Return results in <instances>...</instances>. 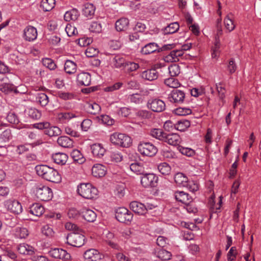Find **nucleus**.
<instances>
[{"instance_id": "37", "label": "nucleus", "mask_w": 261, "mask_h": 261, "mask_svg": "<svg viewBox=\"0 0 261 261\" xmlns=\"http://www.w3.org/2000/svg\"><path fill=\"white\" fill-rule=\"evenodd\" d=\"M190 122L189 120H180L174 124V127L179 131L184 132L190 127Z\"/></svg>"}, {"instance_id": "10", "label": "nucleus", "mask_w": 261, "mask_h": 261, "mask_svg": "<svg viewBox=\"0 0 261 261\" xmlns=\"http://www.w3.org/2000/svg\"><path fill=\"white\" fill-rule=\"evenodd\" d=\"M5 206L10 212L16 215L20 214L22 211L21 203L16 200H7L5 202Z\"/></svg>"}, {"instance_id": "13", "label": "nucleus", "mask_w": 261, "mask_h": 261, "mask_svg": "<svg viewBox=\"0 0 261 261\" xmlns=\"http://www.w3.org/2000/svg\"><path fill=\"white\" fill-rule=\"evenodd\" d=\"M84 257L85 261H99L103 256L97 250L90 249L84 253Z\"/></svg>"}, {"instance_id": "2", "label": "nucleus", "mask_w": 261, "mask_h": 261, "mask_svg": "<svg viewBox=\"0 0 261 261\" xmlns=\"http://www.w3.org/2000/svg\"><path fill=\"white\" fill-rule=\"evenodd\" d=\"M77 192L84 198L93 199L96 198L98 191L90 183H81L77 186Z\"/></svg>"}, {"instance_id": "33", "label": "nucleus", "mask_w": 261, "mask_h": 261, "mask_svg": "<svg viewBox=\"0 0 261 261\" xmlns=\"http://www.w3.org/2000/svg\"><path fill=\"white\" fill-rule=\"evenodd\" d=\"M70 155L74 162L79 164L84 163L86 159L81 151L77 149H74L70 153Z\"/></svg>"}, {"instance_id": "21", "label": "nucleus", "mask_w": 261, "mask_h": 261, "mask_svg": "<svg viewBox=\"0 0 261 261\" xmlns=\"http://www.w3.org/2000/svg\"><path fill=\"white\" fill-rule=\"evenodd\" d=\"M175 199L184 204L192 202V198L189 195L184 191H176L174 193Z\"/></svg>"}, {"instance_id": "4", "label": "nucleus", "mask_w": 261, "mask_h": 261, "mask_svg": "<svg viewBox=\"0 0 261 261\" xmlns=\"http://www.w3.org/2000/svg\"><path fill=\"white\" fill-rule=\"evenodd\" d=\"M138 151L143 156L152 157L158 152V148L150 142L141 141L138 145Z\"/></svg>"}, {"instance_id": "38", "label": "nucleus", "mask_w": 261, "mask_h": 261, "mask_svg": "<svg viewBox=\"0 0 261 261\" xmlns=\"http://www.w3.org/2000/svg\"><path fill=\"white\" fill-rule=\"evenodd\" d=\"M25 113L30 118L34 120H38L41 117V112L35 108H29L25 111Z\"/></svg>"}, {"instance_id": "62", "label": "nucleus", "mask_w": 261, "mask_h": 261, "mask_svg": "<svg viewBox=\"0 0 261 261\" xmlns=\"http://www.w3.org/2000/svg\"><path fill=\"white\" fill-rule=\"evenodd\" d=\"M237 254V250L236 247H232L227 253L228 261L234 260Z\"/></svg>"}, {"instance_id": "3", "label": "nucleus", "mask_w": 261, "mask_h": 261, "mask_svg": "<svg viewBox=\"0 0 261 261\" xmlns=\"http://www.w3.org/2000/svg\"><path fill=\"white\" fill-rule=\"evenodd\" d=\"M111 142L122 147H128L131 145L132 139L128 136L121 133H114L110 136Z\"/></svg>"}, {"instance_id": "40", "label": "nucleus", "mask_w": 261, "mask_h": 261, "mask_svg": "<svg viewBox=\"0 0 261 261\" xmlns=\"http://www.w3.org/2000/svg\"><path fill=\"white\" fill-rule=\"evenodd\" d=\"M79 15V13L76 9H73L70 11H67L64 14V19L66 21L70 20H76Z\"/></svg>"}, {"instance_id": "18", "label": "nucleus", "mask_w": 261, "mask_h": 261, "mask_svg": "<svg viewBox=\"0 0 261 261\" xmlns=\"http://www.w3.org/2000/svg\"><path fill=\"white\" fill-rule=\"evenodd\" d=\"M182 50H173L170 54L164 57V60L166 62H176L179 61V57L184 55Z\"/></svg>"}, {"instance_id": "52", "label": "nucleus", "mask_w": 261, "mask_h": 261, "mask_svg": "<svg viewBox=\"0 0 261 261\" xmlns=\"http://www.w3.org/2000/svg\"><path fill=\"white\" fill-rule=\"evenodd\" d=\"M171 253L163 249H161L158 252V256L162 260H167L171 258Z\"/></svg>"}, {"instance_id": "5", "label": "nucleus", "mask_w": 261, "mask_h": 261, "mask_svg": "<svg viewBox=\"0 0 261 261\" xmlns=\"http://www.w3.org/2000/svg\"><path fill=\"white\" fill-rule=\"evenodd\" d=\"M85 236L79 232H72L66 237V243L72 246L80 247L85 243Z\"/></svg>"}, {"instance_id": "48", "label": "nucleus", "mask_w": 261, "mask_h": 261, "mask_svg": "<svg viewBox=\"0 0 261 261\" xmlns=\"http://www.w3.org/2000/svg\"><path fill=\"white\" fill-rule=\"evenodd\" d=\"M15 236L20 239H24L29 235L28 230L24 227H17L15 229Z\"/></svg>"}, {"instance_id": "32", "label": "nucleus", "mask_w": 261, "mask_h": 261, "mask_svg": "<svg viewBox=\"0 0 261 261\" xmlns=\"http://www.w3.org/2000/svg\"><path fill=\"white\" fill-rule=\"evenodd\" d=\"M179 29V25L178 22H174L170 23L168 26L163 30V33L164 35H168L176 33Z\"/></svg>"}, {"instance_id": "8", "label": "nucleus", "mask_w": 261, "mask_h": 261, "mask_svg": "<svg viewBox=\"0 0 261 261\" xmlns=\"http://www.w3.org/2000/svg\"><path fill=\"white\" fill-rule=\"evenodd\" d=\"M115 217L120 222L127 223L132 220L133 214L125 207H119L116 210Z\"/></svg>"}, {"instance_id": "20", "label": "nucleus", "mask_w": 261, "mask_h": 261, "mask_svg": "<svg viewBox=\"0 0 261 261\" xmlns=\"http://www.w3.org/2000/svg\"><path fill=\"white\" fill-rule=\"evenodd\" d=\"M129 21L128 18L122 17L115 22V29L118 32H124L128 28Z\"/></svg>"}, {"instance_id": "63", "label": "nucleus", "mask_w": 261, "mask_h": 261, "mask_svg": "<svg viewBox=\"0 0 261 261\" xmlns=\"http://www.w3.org/2000/svg\"><path fill=\"white\" fill-rule=\"evenodd\" d=\"M57 94L59 97L63 100L71 99L74 98V94L71 93L59 91Z\"/></svg>"}, {"instance_id": "44", "label": "nucleus", "mask_w": 261, "mask_h": 261, "mask_svg": "<svg viewBox=\"0 0 261 261\" xmlns=\"http://www.w3.org/2000/svg\"><path fill=\"white\" fill-rule=\"evenodd\" d=\"M150 134L153 137L163 141L164 136L166 135V133L163 132L162 129L154 128L151 130Z\"/></svg>"}, {"instance_id": "17", "label": "nucleus", "mask_w": 261, "mask_h": 261, "mask_svg": "<svg viewBox=\"0 0 261 261\" xmlns=\"http://www.w3.org/2000/svg\"><path fill=\"white\" fill-rule=\"evenodd\" d=\"M49 254L53 257L58 259H68L70 257L69 253L61 248L52 249L49 251Z\"/></svg>"}, {"instance_id": "31", "label": "nucleus", "mask_w": 261, "mask_h": 261, "mask_svg": "<svg viewBox=\"0 0 261 261\" xmlns=\"http://www.w3.org/2000/svg\"><path fill=\"white\" fill-rule=\"evenodd\" d=\"M83 217L88 222H93L96 218V213L92 210L89 209H83L82 211Z\"/></svg>"}, {"instance_id": "55", "label": "nucleus", "mask_w": 261, "mask_h": 261, "mask_svg": "<svg viewBox=\"0 0 261 261\" xmlns=\"http://www.w3.org/2000/svg\"><path fill=\"white\" fill-rule=\"evenodd\" d=\"M139 68V65L137 63L132 62H127L125 63L124 69L127 72L135 71Z\"/></svg>"}, {"instance_id": "16", "label": "nucleus", "mask_w": 261, "mask_h": 261, "mask_svg": "<svg viewBox=\"0 0 261 261\" xmlns=\"http://www.w3.org/2000/svg\"><path fill=\"white\" fill-rule=\"evenodd\" d=\"M0 91L6 94H9L13 91L15 94L25 93L26 92L25 89L22 91H19L13 84L7 82L0 84Z\"/></svg>"}, {"instance_id": "29", "label": "nucleus", "mask_w": 261, "mask_h": 261, "mask_svg": "<svg viewBox=\"0 0 261 261\" xmlns=\"http://www.w3.org/2000/svg\"><path fill=\"white\" fill-rule=\"evenodd\" d=\"M188 180V177L182 173L178 172L174 175V181L180 187H184L187 186Z\"/></svg>"}, {"instance_id": "28", "label": "nucleus", "mask_w": 261, "mask_h": 261, "mask_svg": "<svg viewBox=\"0 0 261 261\" xmlns=\"http://www.w3.org/2000/svg\"><path fill=\"white\" fill-rule=\"evenodd\" d=\"M52 159L54 162L59 165H64L68 159V156L64 153H56L52 155Z\"/></svg>"}, {"instance_id": "56", "label": "nucleus", "mask_w": 261, "mask_h": 261, "mask_svg": "<svg viewBox=\"0 0 261 261\" xmlns=\"http://www.w3.org/2000/svg\"><path fill=\"white\" fill-rule=\"evenodd\" d=\"M175 114L178 115L185 116L192 113L190 109L179 107L174 110Z\"/></svg>"}, {"instance_id": "9", "label": "nucleus", "mask_w": 261, "mask_h": 261, "mask_svg": "<svg viewBox=\"0 0 261 261\" xmlns=\"http://www.w3.org/2000/svg\"><path fill=\"white\" fill-rule=\"evenodd\" d=\"M158 180V177L155 174L145 173L141 177V183L145 188L154 187Z\"/></svg>"}, {"instance_id": "57", "label": "nucleus", "mask_w": 261, "mask_h": 261, "mask_svg": "<svg viewBox=\"0 0 261 261\" xmlns=\"http://www.w3.org/2000/svg\"><path fill=\"white\" fill-rule=\"evenodd\" d=\"M42 233L47 237L52 238L54 236V231L48 225H45L42 228Z\"/></svg>"}, {"instance_id": "7", "label": "nucleus", "mask_w": 261, "mask_h": 261, "mask_svg": "<svg viewBox=\"0 0 261 261\" xmlns=\"http://www.w3.org/2000/svg\"><path fill=\"white\" fill-rule=\"evenodd\" d=\"M147 108L155 113L163 112L166 109L165 102L158 98H151L147 100Z\"/></svg>"}, {"instance_id": "25", "label": "nucleus", "mask_w": 261, "mask_h": 261, "mask_svg": "<svg viewBox=\"0 0 261 261\" xmlns=\"http://www.w3.org/2000/svg\"><path fill=\"white\" fill-rule=\"evenodd\" d=\"M77 81L81 85L89 86L91 83V75L88 72H82L77 76Z\"/></svg>"}, {"instance_id": "45", "label": "nucleus", "mask_w": 261, "mask_h": 261, "mask_svg": "<svg viewBox=\"0 0 261 261\" xmlns=\"http://www.w3.org/2000/svg\"><path fill=\"white\" fill-rule=\"evenodd\" d=\"M87 109L88 113L92 115L97 114L101 110L100 106L96 103H88Z\"/></svg>"}, {"instance_id": "30", "label": "nucleus", "mask_w": 261, "mask_h": 261, "mask_svg": "<svg viewBox=\"0 0 261 261\" xmlns=\"http://www.w3.org/2000/svg\"><path fill=\"white\" fill-rule=\"evenodd\" d=\"M30 212L35 216L40 217L44 213V208L40 204L35 203L30 207Z\"/></svg>"}, {"instance_id": "26", "label": "nucleus", "mask_w": 261, "mask_h": 261, "mask_svg": "<svg viewBox=\"0 0 261 261\" xmlns=\"http://www.w3.org/2000/svg\"><path fill=\"white\" fill-rule=\"evenodd\" d=\"M93 155L98 158H101L106 152L105 149L100 144H94L91 146Z\"/></svg>"}, {"instance_id": "50", "label": "nucleus", "mask_w": 261, "mask_h": 261, "mask_svg": "<svg viewBox=\"0 0 261 261\" xmlns=\"http://www.w3.org/2000/svg\"><path fill=\"white\" fill-rule=\"evenodd\" d=\"M36 99L37 101L42 107L46 106L49 102L48 96L44 93L38 94Z\"/></svg>"}, {"instance_id": "35", "label": "nucleus", "mask_w": 261, "mask_h": 261, "mask_svg": "<svg viewBox=\"0 0 261 261\" xmlns=\"http://www.w3.org/2000/svg\"><path fill=\"white\" fill-rule=\"evenodd\" d=\"M55 4V0H42L40 7L44 11L47 12L51 10Z\"/></svg>"}, {"instance_id": "49", "label": "nucleus", "mask_w": 261, "mask_h": 261, "mask_svg": "<svg viewBox=\"0 0 261 261\" xmlns=\"http://www.w3.org/2000/svg\"><path fill=\"white\" fill-rule=\"evenodd\" d=\"M169 73L171 76H177L180 73V66L176 64L171 65L168 67Z\"/></svg>"}, {"instance_id": "42", "label": "nucleus", "mask_w": 261, "mask_h": 261, "mask_svg": "<svg viewBox=\"0 0 261 261\" xmlns=\"http://www.w3.org/2000/svg\"><path fill=\"white\" fill-rule=\"evenodd\" d=\"M136 115L140 119H150L152 117V113L148 110H141L136 112Z\"/></svg>"}, {"instance_id": "15", "label": "nucleus", "mask_w": 261, "mask_h": 261, "mask_svg": "<svg viewBox=\"0 0 261 261\" xmlns=\"http://www.w3.org/2000/svg\"><path fill=\"white\" fill-rule=\"evenodd\" d=\"M37 35V31L33 26L28 25L23 30V37L26 41H33L36 39Z\"/></svg>"}, {"instance_id": "39", "label": "nucleus", "mask_w": 261, "mask_h": 261, "mask_svg": "<svg viewBox=\"0 0 261 261\" xmlns=\"http://www.w3.org/2000/svg\"><path fill=\"white\" fill-rule=\"evenodd\" d=\"M44 132L45 135L53 137L60 135L61 133V130L60 128L57 126H50V125Z\"/></svg>"}, {"instance_id": "27", "label": "nucleus", "mask_w": 261, "mask_h": 261, "mask_svg": "<svg viewBox=\"0 0 261 261\" xmlns=\"http://www.w3.org/2000/svg\"><path fill=\"white\" fill-rule=\"evenodd\" d=\"M57 143L61 147L71 148L73 147V141L67 136H61L58 138Z\"/></svg>"}, {"instance_id": "46", "label": "nucleus", "mask_w": 261, "mask_h": 261, "mask_svg": "<svg viewBox=\"0 0 261 261\" xmlns=\"http://www.w3.org/2000/svg\"><path fill=\"white\" fill-rule=\"evenodd\" d=\"M159 172L163 175H168L171 171L170 166L166 163H161L158 166Z\"/></svg>"}, {"instance_id": "54", "label": "nucleus", "mask_w": 261, "mask_h": 261, "mask_svg": "<svg viewBox=\"0 0 261 261\" xmlns=\"http://www.w3.org/2000/svg\"><path fill=\"white\" fill-rule=\"evenodd\" d=\"M178 150L182 154L187 156H192L195 154V151L190 148L179 146Z\"/></svg>"}, {"instance_id": "47", "label": "nucleus", "mask_w": 261, "mask_h": 261, "mask_svg": "<svg viewBox=\"0 0 261 261\" xmlns=\"http://www.w3.org/2000/svg\"><path fill=\"white\" fill-rule=\"evenodd\" d=\"M164 83L167 86L173 88L174 89H176L180 86V83L178 81L173 77H170L165 80Z\"/></svg>"}, {"instance_id": "19", "label": "nucleus", "mask_w": 261, "mask_h": 261, "mask_svg": "<svg viewBox=\"0 0 261 261\" xmlns=\"http://www.w3.org/2000/svg\"><path fill=\"white\" fill-rule=\"evenodd\" d=\"M163 141L170 145L175 146L178 145L180 143V137L179 135L176 133H166L164 136Z\"/></svg>"}, {"instance_id": "14", "label": "nucleus", "mask_w": 261, "mask_h": 261, "mask_svg": "<svg viewBox=\"0 0 261 261\" xmlns=\"http://www.w3.org/2000/svg\"><path fill=\"white\" fill-rule=\"evenodd\" d=\"M130 208L135 213L140 215H144L146 214L148 208L151 209V207H147L143 203L136 201H133L130 203Z\"/></svg>"}, {"instance_id": "34", "label": "nucleus", "mask_w": 261, "mask_h": 261, "mask_svg": "<svg viewBox=\"0 0 261 261\" xmlns=\"http://www.w3.org/2000/svg\"><path fill=\"white\" fill-rule=\"evenodd\" d=\"M95 7L92 4L87 3L83 6V14L86 17H92L95 13Z\"/></svg>"}, {"instance_id": "59", "label": "nucleus", "mask_w": 261, "mask_h": 261, "mask_svg": "<svg viewBox=\"0 0 261 261\" xmlns=\"http://www.w3.org/2000/svg\"><path fill=\"white\" fill-rule=\"evenodd\" d=\"M128 99L130 102L139 104L142 102V96L140 94L136 93L129 95Z\"/></svg>"}, {"instance_id": "1", "label": "nucleus", "mask_w": 261, "mask_h": 261, "mask_svg": "<svg viewBox=\"0 0 261 261\" xmlns=\"http://www.w3.org/2000/svg\"><path fill=\"white\" fill-rule=\"evenodd\" d=\"M35 170L38 176L47 181L58 183L61 180V177L58 171L47 165H37Z\"/></svg>"}, {"instance_id": "23", "label": "nucleus", "mask_w": 261, "mask_h": 261, "mask_svg": "<svg viewBox=\"0 0 261 261\" xmlns=\"http://www.w3.org/2000/svg\"><path fill=\"white\" fill-rule=\"evenodd\" d=\"M18 252L22 254L32 255L35 253V248L27 244H20L17 247Z\"/></svg>"}, {"instance_id": "64", "label": "nucleus", "mask_w": 261, "mask_h": 261, "mask_svg": "<svg viewBox=\"0 0 261 261\" xmlns=\"http://www.w3.org/2000/svg\"><path fill=\"white\" fill-rule=\"evenodd\" d=\"M67 215L69 218L76 219L80 217V213L75 208H71L68 210Z\"/></svg>"}, {"instance_id": "12", "label": "nucleus", "mask_w": 261, "mask_h": 261, "mask_svg": "<svg viewBox=\"0 0 261 261\" xmlns=\"http://www.w3.org/2000/svg\"><path fill=\"white\" fill-rule=\"evenodd\" d=\"M157 69H160V65H155L153 67L150 69L142 72L141 76L143 79L150 81L156 80L159 76V72Z\"/></svg>"}, {"instance_id": "11", "label": "nucleus", "mask_w": 261, "mask_h": 261, "mask_svg": "<svg viewBox=\"0 0 261 261\" xmlns=\"http://www.w3.org/2000/svg\"><path fill=\"white\" fill-rule=\"evenodd\" d=\"M185 93L181 90L177 89L173 90L168 95V100L173 103L179 104L184 102Z\"/></svg>"}, {"instance_id": "6", "label": "nucleus", "mask_w": 261, "mask_h": 261, "mask_svg": "<svg viewBox=\"0 0 261 261\" xmlns=\"http://www.w3.org/2000/svg\"><path fill=\"white\" fill-rule=\"evenodd\" d=\"M35 192L38 199L44 201L51 199L53 195L51 189L48 187L42 185L36 187Z\"/></svg>"}, {"instance_id": "60", "label": "nucleus", "mask_w": 261, "mask_h": 261, "mask_svg": "<svg viewBox=\"0 0 261 261\" xmlns=\"http://www.w3.org/2000/svg\"><path fill=\"white\" fill-rule=\"evenodd\" d=\"M7 121L12 124H17L19 120L17 116L14 113H9L7 116Z\"/></svg>"}, {"instance_id": "22", "label": "nucleus", "mask_w": 261, "mask_h": 261, "mask_svg": "<svg viewBox=\"0 0 261 261\" xmlns=\"http://www.w3.org/2000/svg\"><path fill=\"white\" fill-rule=\"evenodd\" d=\"M159 46L158 44L152 42L145 45L141 49V53L143 55H149L153 53L159 52Z\"/></svg>"}, {"instance_id": "41", "label": "nucleus", "mask_w": 261, "mask_h": 261, "mask_svg": "<svg viewBox=\"0 0 261 261\" xmlns=\"http://www.w3.org/2000/svg\"><path fill=\"white\" fill-rule=\"evenodd\" d=\"M232 14L229 13L226 16L224 20L225 28L229 32L233 31L235 28V25L232 20Z\"/></svg>"}, {"instance_id": "61", "label": "nucleus", "mask_w": 261, "mask_h": 261, "mask_svg": "<svg viewBox=\"0 0 261 261\" xmlns=\"http://www.w3.org/2000/svg\"><path fill=\"white\" fill-rule=\"evenodd\" d=\"M110 158L112 161L116 163L121 162L123 159L121 153L117 151L112 152L111 154Z\"/></svg>"}, {"instance_id": "51", "label": "nucleus", "mask_w": 261, "mask_h": 261, "mask_svg": "<svg viewBox=\"0 0 261 261\" xmlns=\"http://www.w3.org/2000/svg\"><path fill=\"white\" fill-rule=\"evenodd\" d=\"M222 83H219L218 84H216V87L217 91V92L219 95V98L224 102V98L225 97V92L226 90L224 87L222 86Z\"/></svg>"}, {"instance_id": "58", "label": "nucleus", "mask_w": 261, "mask_h": 261, "mask_svg": "<svg viewBox=\"0 0 261 261\" xmlns=\"http://www.w3.org/2000/svg\"><path fill=\"white\" fill-rule=\"evenodd\" d=\"M43 65L50 70H54L56 67V65L51 59L45 58L42 60Z\"/></svg>"}, {"instance_id": "36", "label": "nucleus", "mask_w": 261, "mask_h": 261, "mask_svg": "<svg viewBox=\"0 0 261 261\" xmlns=\"http://www.w3.org/2000/svg\"><path fill=\"white\" fill-rule=\"evenodd\" d=\"M64 70L69 74L74 73L76 71V64L71 60H67L64 64Z\"/></svg>"}, {"instance_id": "24", "label": "nucleus", "mask_w": 261, "mask_h": 261, "mask_svg": "<svg viewBox=\"0 0 261 261\" xmlns=\"http://www.w3.org/2000/svg\"><path fill=\"white\" fill-rule=\"evenodd\" d=\"M106 167L101 164H96L92 168V174L96 177H101L106 173Z\"/></svg>"}, {"instance_id": "43", "label": "nucleus", "mask_w": 261, "mask_h": 261, "mask_svg": "<svg viewBox=\"0 0 261 261\" xmlns=\"http://www.w3.org/2000/svg\"><path fill=\"white\" fill-rule=\"evenodd\" d=\"M130 170L137 174L143 175L145 173L144 168L140 163H133L130 165Z\"/></svg>"}, {"instance_id": "53", "label": "nucleus", "mask_w": 261, "mask_h": 261, "mask_svg": "<svg viewBox=\"0 0 261 261\" xmlns=\"http://www.w3.org/2000/svg\"><path fill=\"white\" fill-rule=\"evenodd\" d=\"M89 30L91 32L99 33L101 31V24L97 21H93L90 24Z\"/></svg>"}]
</instances>
